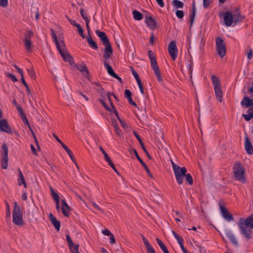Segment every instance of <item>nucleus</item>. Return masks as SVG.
<instances>
[{"label": "nucleus", "mask_w": 253, "mask_h": 253, "mask_svg": "<svg viewBox=\"0 0 253 253\" xmlns=\"http://www.w3.org/2000/svg\"><path fill=\"white\" fill-rule=\"evenodd\" d=\"M34 35L33 32L32 31H28L25 35L24 40H31Z\"/></svg>", "instance_id": "37998d69"}, {"label": "nucleus", "mask_w": 253, "mask_h": 253, "mask_svg": "<svg viewBox=\"0 0 253 253\" xmlns=\"http://www.w3.org/2000/svg\"><path fill=\"white\" fill-rule=\"evenodd\" d=\"M241 104L246 108L251 107L253 105V100H251L248 97L245 96L242 99Z\"/></svg>", "instance_id": "6ab92c4d"}, {"label": "nucleus", "mask_w": 253, "mask_h": 253, "mask_svg": "<svg viewBox=\"0 0 253 253\" xmlns=\"http://www.w3.org/2000/svg\"><path fill=\"white\" fill-rule=\"evenodd\" d=\"M21 81L22 82V84H23V85L25 86V87L26 88V91H27V95H31V90H30V89L29 88V87L28 84H27V83L25 81V80L24 79V77H22V78H21Z\"/></svg>", "instance_id": "4c0bfd02"}, {"label": "nucleus", "mask_w": 253, "mask_h": 253, "mask_svg": "<svg viewBox=\"0 0 253 253\" xmlns=\"http://www.w3.org/2000/svg\"><path fill=\"white\" fill-rule=\"evenodd\" d=\"M78 69L84 74V77L87 78L89 75V72L85 65H81L78 67Z\"/></svg>", "instance_id": "b1692460"}, {"label": "nucleus", "mask_w": 253, "mask_h": 253, "mask_svg": "<svg viewBox=\"0 0 253 253\" xmlns=\"http://www.w3.org/2000/svg\"><path fill=\"white\" fill-rule=\"evenodd\" d=\"M13 222L16 225L22 226L24 225L23 215L20 207L16 202L14 203V208L13 211Z\"/></svg>", "instance_id": "7ed1b4c3"}, {"label": "nucleus", "mask_w": 253, "mask_h": 253, "mask_svg": "<svg viewBox=\"0 0 253 253\" xmlns=\"http://www.w3.org/2000/svg\"><path fill=\"white\" fill-rule=\"evenodd\" d=\"M66 17L68 20V21H69V22L71 24H72L76 27V25H77L78 24V23H76L75 20H72V19L69 18L67 16H66Z\"/></svg>", "instance_id": "69168bd1"}, {"label": "nucleus", "mask_w": 253, "mask_h": 253, "mask_svg": "<svg viewBox=\"0 0 253 253\" xmlns=\"http://www.w3.org/2000/svg\"><path fill=\"white\" fill-rule=\"evenodd\" d=\"M8 157H1V167L3 169H6L8 166Z\"/></svg>", "instance_id": "bb28decb"}, {"label": "nucleus", "mask_w": 253, "mask_h": 253, "mask_svg": "<svg viewBox=\"0 0 253 253\" xmlns=\"http://www.w3.org/2000/svg\"><path fill=\"white\" fill-rule=\"evenodd\" d=\"M112 125L113 126V127L115 129V132L116 133V134H117L119 136H121V131L117 125V122L116 121H113Z\"/></svg>", "instance_id": "2f4dec72"}, {"label": "nucleus", "mask_w": 253, "mask_h": 253, "mask_svg": "<svg viewBox=\"0 0 253 253\" xmlns=\"http://www.w3.org/2000/svg\"><path fill=\"white\" fill-rule=\"evenodd\" d=\"M67 153H68L69 156L70 157V158H71V159L72 160V161L74 163V164L76 165V166H77V168L78 169L79 168V166L77 164V162L75 159V158H74V155H73V153L72 152V151L70 150H69V151H67Z\"/></svg>", "instance_id": "e433bc0d"}, {"label": "nucleus", "mask_w": 253, "mask_h": 253, "mask_svg": "<svg viewBox=\"0 0 253 253\" xmlns=\"http://www.w3.org/2000/svg\"><path fill=\"white\" fill-rule=\"evenodd\" d=\"M131 72L134 77L136 79V82L141 80L139 77L138 73L134 70V69L133 68H131Z\"/></svg>", "instance_id": "8fccbe9b"}, {"label": "nucleus", "mask_w": 253, "mask_h": 253, "mask_svg": "<svg viewBox=\"0 0 253 253\" xmlns=\"http://www.w3.org/2000/svg\"><path fill=\"white\" fill-rule=\"evenodd\" d=\"M100 102L103 105L104 107L108 111H111V110L108 107V106L107 105L106 103H105L104 98H100L99 99Z\"/></svg>", "instance_id": "3c124183"}, {"label": "nucleus", "mask_w": 253, "mask_h": 253, "mask_svg": "<svg viewBox=\"0 0 253 253\" xmlns=\"http://www.w3.org/2000/svg\"><path fill=\"white\" fill-rule=\"evenodd\" d=\"M8 5V0H0V6L2 7H6Z\"/></svg>", "instance_id": "4d7b16f0"}, {"label": "nucleus", "mask_w": 253, "mask_h": 253, "mask_svg": "<svg viewBox=\"0 0 253 253\" xmlns=\"http://www.w3.org/2000/svg\"><path fill=\"white\" fill-rule=\"evenodd\" d=\"M220 211L222 216L228 221L233 220L234 218L232 215L227 211L223 206H220Z\"/></svg>", "instance_id": "1a4fd4ad"}, {"label": "nucleus", "mask_w": 253, "mask_h": 253, "mask_svg": "<svg viewBox=\"0 0 253 253\" xmlns=\"http://www.w3.org/2000/svg\"><path fill=\"white\" fill-rule=\"evenodd\" d=\"M66 241L68 243V246L73 245V243H74L73 242V241L69 234H67L66 235Z\"/></svg>", "instance_id": "052dcab7"}, {"label": "nucleus", "mask_w": 253, "mask_h": 253, "mask_svg": "<svg viewBox=\"0 0 253 253\" xmlns=\"http://www.w3.org/2000/svg\"><path fill=\"white\" fill-rule=\"evenodd\" d=\"M96 84L97 86L96 88L97 93H99L103 98H105L106 96V93L104 89L98 84Z\"/></svg>", "instance_id": "a878e982"}, {"label": "nucleus", "mask_w": 253, "mask_h": 253, "mask_svg": "<svg viewBox=\"0 0 253 253\" xmlns=\"http://www.w3.org/2000/svg\"><path fill=\"white\" fill-rule=\"evenodd\" d=\"M48 217L51 221V223L54 225L56 230L58 231L60 230V222L59 220H58L55 217H54L53 214L50 213L48 215Z\"/></svg>", "instance_id": "4468645a"}, {"label": "nucleus", "mask_w": 253, "mask_h": 253, "mask_svg": "<svg viewBox=\"0 0 253 253\" xmlns=\"http://www.w3.org/2000/svg\"><path fill=\"white\" fill-rule=\"evenodd\" d=\"M91 204L92 206L97 210L98 211L103 212V210L98 206L94 202H92Z\"/></svg>", "instance_id": "6e6d98bb"}, {"label": "nucleus", "mask_w": 253, "mask_h": 253, "mask_svg": "<svg viewBox=\"0 0 253 253\" xmlns=\"http://www.w3.org/2000/svg\"><path fill=\"white\" fill-rule=\"evenodd\" d=\"M96 34L98 37L100 39L101 41L103 42L104 45L110 43L109 39L106 36V33L104 32H101L99 30L96 31Z\"/></svg>", "instance_id": "ddd939ff"}, {"label": "nucleus", "mask_w": 253, "mask_h": 253, "mask_svg": "<svg viewBox=\"0 0 253 253\" xmlns=\"http://www.w3.org/2000/svg\"><path fill=\"white\" fill-rule=\"evenodd\" d=\"M104 45L105 48L103 53V57L105 59H108L113 53V49L110 43Z\"/></svg>", "instance_id": "2eb2a0df"}, {"label": "nucleus", "mask_w": 253, "mask_h": 253, "mask_svg": "<svg viewBox=\"0 0 253 253\" xmlns=\"http://www.w3.org/2000/svg\"><path fill=\"white\" fill-rule=\"evenodd\" d=\"M212 1V0H203V6L204 8H208Z\"/></svg>", "instance_id": "864d4df0"}, {"label": "nucleus", "mask_w": 253, "mask_h": 253, "mask_svg": "<svg viewBox=\"0 0 253 253\" xmlns=\"http://www.w3.org/2000/svg\"><path fill=\"white\" fill-rule=\"evenodd\" d=\"M102 233L107 236H112L113 234L110 232V231L108 229L103 230L102 231Z\"/></svg>", "instance_id": "338daca9"}, {"label": "nucleus", "mask_w": 253, "mask_h": 253, "mask_svg": "<svg viewBox=\"0 0 253 253\" xmlns=\"http://www.w3.org/2000/svg\"><path fill=\"white\" fill-rule=\"evenodd\" d=\"M51 37L53 40L54 42L56 45V47L59 52L60 54L62 57L63 60L65 61L68 62L70 64L74 63L72 57L67 52L64 42L63 40H58L57 37L53 29H51Z\"/></svg>", "instance_id": "f257e3e1"}, {"label": "nucleus", "mask_w": 253, "mask_h": 253, "mask_svg": "<svg viewBox=\"0 0 253 253\" xmlns=\"http://www.w3.org/2000/svg\"><path fill=\"white\" fill-rule=\"evenodd\" d=\"M232 16L235 24H236L237 22L243 21L245 18L244 16L240 15L238 11L234 12V14H232Z\"/></svg>", "instance_id": "412c9836"}, {"label": "nucleus", "mask_w": 253, "mask_h": 253, "mask_svg": "<svg viewBox=\"0 0 253 253\" xmlns=\"http://www.w3.org/2000/svg\"><path fill=\"white\" fill-rule=\"evenodd\" d=\"M145 22L147 26L152 29H154L157 27L156 22L152 17H147L145 19Z\"/></svg>", "instance_id": "a211bd4d"}, {"label": "nucleus", "mask_w": 253, "mask_h": 253, "mask_svg": "<svg viewBox=\"0 0 253 253\" xmlns=\"http://www.w3.org/2000/svg\"><path fill=\"white\" fill-rule=\"evenodd\" d=\"M71 253H80L79 252V245L73 243L69 246Z\"/></svg>", "instance_id": "c85d7f7f"}, {"label": "nucleus", "mask_w": 253, "mask_h": 253, "mask_svg": "<svg viewBox=\"0 0 253 253\" xmlns=\"http://www.w3.org/2000/svg\"><path fill=\"white\" fill-rule=\"evenodd\" d=\"M19 172V177L18 179V183L19 185H21L22 184H23V186L25 188H27V184L25 180V178L24 176L20 169H18Z\"/></svg>", "instance_id": "4be33fe9"}, {"label": "nucleus", "mask_w": 253, "mask_h": 253, "mask_svg": "<svg viewBox=\"0 0 253 253\" xmlns=\"http://www.w3.org/2000/svg\"><path fill=\"white\" fill-rule=\"evenodd\" d=\"M104 65L106 68L107 72L110 75L113 77L116 74L112 67L106 61L104 62Z\"/></svg>", "instance_id": "393cba45"}, {"label": "nucleus", "mask_w": 253, "mask_h": 253, "mask_svg": "<svg viewBox=\"0 0 253 253\" xmlns=\"http://www.w3.org/2000/svg\"><path fill=\"white\" fill-rule=\"evenodd\" d=\"M132 14L134 19L136 20H141L143 19V15L136 10H133Z\"/></svg>", "instance_id": "cd10ccee"}, {"label": "nucleus", "mask_w": 253, "mask_h": 253, "mask_svg": "<svg viewBox=\"0 0 253 253\" xmlns=\"http://www.w3.org/2000/svg\"><path fill=\"white\" fill-rule=\"evenodd\" d=\"M80 13L82 17L85 20V21H86V20H89L87 16L86 13L84 12V9H81L80 10Z\"/></svg>", "instance_id": "de8ad7c7"}, {"label": "nucleus", "mask_w": 253, "mask_h": 253, "mask_svg": "<svg viewBox=\"0 0 253 253\" xmlns=\"http://www.w3.org/2000/svg\"><path fill=\"white\" fill-rule=\"evenodd\" d=\"M184 177H185L186 181L189 184L191 185L193 184V178L190 173H186Z\"/></svg>", "instance_id": "58836bf2"}, {"label": "nucleus", "mask_w": 253, "mask_h": 253, "mask_svg": "<svg viewBox=\"0 0 253 253\" xmlns=\"http://www.w3.org/2000/svg\"><path fill=\"white\" fill-rule=\"evenodd\" d=\"M131 95L132 93L129 90L126 89L125 90V96L126 98H130Z\"/></svg>", "instance_id": "13d9d810"}, {"label": "nucleus", "mask_w": 253, "mask_h": 253, "mask_svg": "<svg viewBox=\"0 0 253 253\" xmlns=\"http://www.w3.org/2000/svg\"><path fill=\"white\" fill-rule=\"evenodd\" d=\"M245 223L239 219V222L238 224L241 232L244 236L248 239L251 238L252 231L251 229H249L248 226L245 224Z\"/></svg>", "instance_id": "0eeeda50"}, {"label": "nucleus", "mask_w": 253, "mask_h": 253, "mask_svg": "<svg viewBox=\"0 0 253 253\" xmlns=\"http://www.w3.org/2000/svg\"><path fill=\"white\" fill-rule=\"evenodd\" d=\"M216 50L217 54L221 58L226 54V45L223 40L220 37H217L215 40Z\"/></svg>", "instance_id": "39448f33"}, {"label": "nucleus", "mask_w": 253, "mask_h": 253, "mask_svg": "<svg viewBox=\"0 0 253 253\" xmlns=\"http://www.w3.org/2000/svg\"><path fill=\"white\" fill-rule=\"evenodd\" d=\"M142 239H143L144 244L147 251L153 248L151 246L150 244L149 243L148 241L143 236H142Z\"/></svg>", "instance_id": "a19ab883"}, {"label": "nucleus", "mask_w": 253, "mask_h": 253, "mask_svg": "<svg viewBox=\"0 0 253 253\" xmlns=\"http://www.w3.org/2000/svg\"><path fill=\"white\" fill-rule=\"evenodd\" d=\"M87 42L89 45L94 49L98 48L96 43L92 40L90 36L87 38Z\"/></svg>", "instance_id": "473e14b6"}, {"label": "nucleus", "mask_w": 253, "mask_h": 253, "mask_svg": "<svg viewBox=\"0 0 253 253\" xmlns=\"http://www.w3.org/2000/svg\"><path fill=\"white\" fill-rule=\"evenodd\" d=\"M223 19L225 24L227 26H230L234 22L232 14L230 12H227L224 14Z\"/></svg>", "instance_id": "f8f14e48"}, {"label": "nucleus", "mask_w": 253, "mask_h": 253, "mask_svg": "<svg viewBox=\"0 0 253 253\" xmlns=\"http://www.w3.org/2000/svg\"><path fill=\"white\" fill-rule=\"evenodd\" d=\"M211 81L214 87L216 98L220 102L222 100V91L218 78L214 75L211 76Z\"/></svg>", "instance_id": "20e7f679"}, {"label": "nucleus", "mask_w": 253, "mask_h": 253, "mask_svg": "<svg viewBox=\"0 0 253 253\" xmlns=\"http://www.w3.org/2000/svg\"><path fill=\"white\" fill-rule=\"evenodd\" d=\"M245 149L248 154H253V146L251 142L250 138L248 136L245 137Z\"/></svg>", "instance_id": "9b49d317"}, {"label": "nucleus", "mask_w": 253, "mask_h": 253, "mask_svg": "<svg viewBox=\"0 0 253 253\" xmlns=\"http://www.w3.org/2000/svg\"><path fill=\"white\" fill-rule=\"evenodd\" d=\"M5 75L7 77L9 78L13 82L17 81V78L13 74L7 73L5 74Z\"/></svg>", "instance_id": "49530a36"}, {"label": "nucleus", "mask_w": 253, "mask_h": 253, "mask_svg": "<svg viewBox=\"0 0 253 253\" xmlns=\"http://www.w3.org/2000/svg\"><path fill=\"white\" fill-rule=\"evenodd\" d=\"M172 233L174 236V237L176 238V239L177 241V242L179 244H181V243H183L184 241L182 239V237L179 235V234H177L174 231H172Z\"/></svg>", "instance_id": "72a5a7b5"}, {"label": "nucleus", "mask_w": 253, "mask_h": 253, "mask_svg": "<svg viewBox=\"0 0 253 253\" xmlns=\"http://www.w3.org/2000/svg\"><path fill=\"white\" fill-rule=\"evenodd\" d=\"M156 241L161 248L165 246L159 238H156Z\"/></svg>", "instance_id": "774afa93"}, {"label": "nucleus", "mask_w": 253, "mask_h": 253, "mask_svg": "<svg viewBox=\"0 0 253 253\" xmlns=\"http://www.w3.org/2000/svg\"><path fill=\"white\" fill-rule=\"evenodd\" d=\"M233 173L236 179L243 183L246 181L245 168L239 161L236 162L233 167Z\"/></svg>", "instance_id": "f03ea898"}, {"label": "nucleus", "mask_w": 253, "mask_h": 253, "mask_svg": "<svg viewBox=\"0 0 253 253\" xmlns=\"http://www.w3.org/2000/svg\"><path fill=\"white\" fill-rule=\"evenodd\" d=\"M76 27L78 28V32L82 38L84 39L85 36L84 34V30L82 28L80 24L76 25Z\"/></svg>", "instance_id": "c03bdc74"}, {"label": "nucleus", "mask_w": 253, "mask_h": 253, "mask_svg": "<svg viewBox=\"0 0 253 253\" xmlns=\"http://www.w3.org/2000/svg\"><path fill=\"white\" fill-rule=\"evenodd\" d=\"M176 180L177 182L179 184H182L183 182V178L185 175L187 169L185 167L180 168L179 167L178 168L173 170Z\"/></svg>", "instance_id": "423d86ee"}, {"label": "nucleus", "mask_w": 253, "mask_h": 253, "mask_svg": "<svg viewBox=\"0 0 253 253\" xmlns=\"http://www.w3.org/2000/svg\"><path fill=\"white\" fill-rule=\"evenodd\" d=\"M152 68L154 71L155 76L157 78L158 81L160 83L162 82L163 79L162 78L161 72L158 65L152 67Z\"/></svg>", "instance_id": "aec40b11"}, {"label": "nucleus", "mask_w": 253, "mask_h": 253, "mask_svg": "<svg viewBox=\"0 0 253 253\" xmlns=\"http://www.w3.org/2000/svg\"><path fill=\"white\" fill-rule=\"evenodd\" d=\"M243 116L245 120L247 121H250L252 118H253V115L251 113H249L248 114H243Z\"/></svg>", "instance_id": "a18cd8bd"}, {"label": "nucleus", "mask_w": 253, "mask_h": 253, "mask_svg": "<svg viewBox=\"0 0 253 253\" xmlns=\"http://www.w3.org/2000/svg\"><path fill=\"white\" fill-rule=\"evenodd\" d=\"M133 152H134V155H135L136 158L137 160L140 162L141 164L143 166L144 169L148 173L149 176L151 177H152V175L151 173H150L149 169L146 165V164L143 162V161L140 158V157L139 156L138 153L137 152L136 150L135 149H133Z\"/></svg>", "instance_id": "dca6fc26"}, {"label": "nucleus", "mask_w": 253, "mask_h": 253, "mask_svg": "<svg viewBox=\"0 0 253 253\" xmlns=\"http://www.w3.org/2000/svg\"><path fill=\"white\" fill-rule=\"evenodd\" d=\"M27 71L29 75L32 79H36V74L33 69H27Z\"/></svg>", "instance_id": "09e8293b"}, {"label": "nucleus", "mask_w": 253, "mask_h": 253, "mask_svg": "<svg viewBox=\"0 0 253 253\" xmlns=\"http://www.w3.org/2000/svg\"><path fill=\"white\" fill-rule=\"evenodd\" d=\"M168 51L171 59L175 60L178 54V49L175 42L171 41L170 42L168 45Z\"/></svg>", "instance_id": "6e6552de"}, {"label": "nucleus", "mask_w": 253, "mask_h": 253, "mask_svg": "<svg viewBox=\"0 0 253 253\" xmlns=\"http://www.w3.org/2000/svg\"><path fill=\"white\" fill-rule=\"evenodd\" d=\"M148 55L150 60L156 58L153 52L151 50L148 51Z\"/></svg>", "instance_id": "0e129e2a"}, {"label": "nucleus", "mask_w": 253, "mask_h": 253, "mask_svg": "<svg viewBox=\"0 0 253 253\" xmlns=\"http://www.w3.org/2000/svg\"><path fill=\"white\" fill-rule=\"evenodd\" d=\"M100 102L103 105L104 107L108 111H111V110L108 107V106L107 105L106 103H105L104 98H100L99 99Z\"/></svg>", "instance_id": "603ef678"}, {"label": "nucleus", "mask_w": 253, "mask_h": 253, "mask_svg": "<svg viewBox=\"0 0 253 253\" xmlns=\"http://www.w3.org/2000/svg\"><path fill=\"white\" fill-rule=\"evenodd\" d=\"M51 191V195L52 197L54 199L55 202L59 201V197L57 193H56L53 190V189L51 187H50Z\"/></svg>", "instance_id": "f704fd0d"}, {"label": "nucleus", "mask_w": 253, "mask_h": 253, "mask_svg": "<svg viewBox=\"0 0 253 253\" xmlns=\"http://www.w3.org/2000/svg\"><path fill=\"white\" fill-rule=\"evenodd\" d=\"M62 206H61V211L63 214L66 217H68L70 214L71 209L67 204L65 199L61 200Z\"/></svg>", "instance_id": "9d476101"}, {"label": "nucleus", "mask_w": 253, "mask_h": 253, "mask_svg": "<svg viewBox=\"0 0 253 253\" xmlns=\"http://www.w3.org/2000/svg\"><path fill=\"white\" fill-rule=\"evenodd\" d=\"M24 41L26 48L29 51H31L32 48V42L31 40H24Z\"/></svg>", "instance_id": "c9c22d12"}, {"label": "nucleus", "mask_w": 253, "mask_h": 253, "mask_svg": "<svg viewBox=\"0 0 253 253\" xmlns=\"http://www.w3.org/2000/svg\"><path fill=\"white\" fill-rule=\"evenodd\" d=\"M173 4L176 8H182L183 7V3L182 2L178 0H174L173 1Z\"/></svg>", "instance_id": "ea45409f"}, {"label": "nucleus", "mask_w": 253, "mask_h": 253, "mask_svg": "<svg viewBox=\"0 0 253 253\" xmlns=\"http://www.w3.org/2000/svg\"><path fill=\"white\" fill-rule=\"evenodd\" d=\"M99 149L100 150H101V151L102 152V153L103 154L104 156V157H105V160L108 159V158H109V155H108V154L105 152V151L103 149V147L102 146H100L99 147Z\"/></svg>", "instance_id": "680f3d73"}, {"label": "nucleus", "mask_w": 253, "mask_h": 253, "mask_svg": "<svg viewBox=\"0 0 253 253\" xmlns=\"http://www.w3.org/2000/svg\"><path fill=\"white\" fill-rule=\"evenodd\" d=\"M137 84L138 85L139 88L140 89V90L141 93L142 94H143L144 93V89H143V85H142V84L141 81V80L138 81L137 82Z\"/></svg>", "instance_id": "bf43d9fd"}, {"label": "nucleus", "mask_w": 253, "mask_h": 253, "mask_svg": "<svg viewBox=\"0 0 253 253\" xmlns=\"http://www.w3.org/2000/svg\"><path fill=\"white\" fill-rule=\"evenodd\" d=\"M226 235L228 239L231 241V242H232L235 245H238V242L236 237L232 232L228 231L226 232Z\"/></svg>", "instance_id": "5701e85b"}, {"label": "nucleus", "mask_w": 253, "mask_h": 253, "mask_svg": "<svg viewBox=\"0 0 253 253\" xmlns=\"http://www.w3.org/2000/svg\"><path fill=\"white\" fill-rule=\"evenodd\" d=\"M1 148L2 150L1 151V157H8V149L6 144H2Z\"/></svg>", "instance_id": "7c9ffc66"}, {"label": "nucleus", "mask_w": 253, "mask_h": 253, "mask_svg": "<svg viewBox=\"0 0 253 253\" xmlns=\"http://www.w3.org/2000/svg\"><path fill=\"white\" fill-rule=\"evenodd\" d=\"M176 15L178 18L182 19L183 17L184 13L182 10H177L176 11Z\"/></svg>", "instance_id": "5fc2aeb1"}, {"label": "nucleus", "mask_w": 253, "mask_h": 253, "mask_svg": "<svg viewBox=\"0 0 253 253\" xmlns=\"http://www.w3.org/2000/svg\"><path fill=\"white\" fill-rule=\"evenodd\" d=\"M241 221L245 222V225L249 226V228L253 229V213L246 219L241 218Z\"/></svg>", "instance_id": "f3484780"}, {"label": "nucleus", "mask_w": 253, "mask_h": 253, "mask_svg": "<svg viewBox=\"0 0 253 253\" xmlns=\"http://www.w3.org/2000/svg\"><path fill=\"white\" fill-rule=\"evenodd\" d=\"M21 118L24 123L28 125V127H30V124L28 122V121L26 118V115H23V116H22Z\"/></svg>", "instance_id": "e2e57ef3"}, {"label": "nucleus", "mask_w": 253, "mask_h": 253, "mask_svg": "<svg viewBox=\"0 0 253 253\" xmlns=\"http://www.w3.org/2000/svg\"><path fill=\"white\" fill-rule=\"evenodd\" d=\"M246 54L247 55L248 59L249 60H251L253 58V52L252 49L250 47H248L246 51Z\"/></svg>", "instance_id": "79ce46f5"}, {"label": "nucleus", "mask_w": 253, "mask_h": 253, "mask_svg": "<svg viewBox=\"0 0 253 253\" xmlns=\"http://www.w3.org/2000/svg\"><path fill=\"white\" fill-rule=\"evenodd\" d=\"M63 88H64V92L66 94V95H65V97L66 98V99L67 100H70V99H72V97L71 96V92H70V87L68 86H67L66 87H63Z\"/></svg>", "instance_id": "c756f323"}]
</instances>
